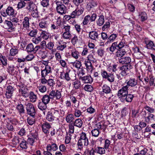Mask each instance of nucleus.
Instances as JSON below:
<instances>
[{
  "label": "nucleus",
  "mask_w": 155,
  "mask_h": 155,
  "mask_svg": "<svg viewBox=\"0 0 155 155\" xmlns=\"http://www.w3.org/2000/svg\"><path fill=\"white\" fill-rule=\"evenodd\" d=\"M52 73L51 68H47L41 71V77H46L48 74Z\"/></svg>",
  "instance_id": "obj_17"
},
{
  "label": "nucleus",
  "mask_w": 155,
  "mask_h": 155,
  "mask_svg": "<svg viewBox=\"0 0 155 155\" xmlns=\"http://www.w3.org/2000/svg\"><path fill=\"white\" fill-rule=\"evenodd\" d=\"M39 91L42 93H44L47 90L46 87L45 86L41 85L38 87Z\"/></svg>",
  "instance_id": "obj_60"
},
{
  "label": "nucleus",
  "mask_w": 155,
  "mask_h": 155,
  "mask_svg": "<svg viewBox=\"0 0 155 155\" xmlns=\"http://www.w3.org/2000/svg\"><path fill=\"white\" fill-rule=\"evenodd\" d=\"M16 109L18 113L20 114H24L25 113V110L24 106L22 104H18L16 107Z\"/></svg>",
  "instance_id": "obj_23"
},
{
  "label": "nucleus",
  "mask_w": 155,
  "mask_h": 155,
  "mask_svg": "<svg viewBox=\"0 0 155 155\" xmlns=\"http://www.w3.org/2000/svg\"><path fill=\"white\" fill-rule=\"evenodd\" d=\"M154 115L151 113H148V116L145 117V120L147 122L149 123L151 120H154Z\"/></svg>",
  "instance_id": "obj_32"
},
{
  "label": "nucleus",
  "mask_w": 155,
  "mask_h": 155,
  "mask_svg": "<svg viewBox=\"0 0 155 155\" xmlns=\"http://www.w3.org/2000/svg\"><path fill=\"white\" fill-rule=\"evenodd\" d=\"M48 95L50 98L53 100L55 98H56L57 99H59L61 97V93L58 90H52L50 92Z\"/></svg>",
  "instance_id": "obj_8"
},
{
  "label": "nucleus",
  "mask_w": 155,
  "mask_h": 155,
  "mask_svg": "<svg viewBox=\"0 0 155 155\" xmlns=\"http://www.w3.org/2000/svg\"><path fill=\"white\" fill-rule=\"evenodd\" d=\"M38 108L41 110H44L47 108V104L44 103L42 101H39L38 104Z\"/></svg>",
  "instance_id": "obj_30"
},
{
  "label": "nucleus",
  "mask_w": 155,
  "mask_h": 155,
  "mask_svg": "<svg viewBox=\"0 0 155 155\" xmlns=\"http://www.w3.org/2000/svg\"><path fill=\"white\" fill-rule=\"evenodd\" d=\"M18 68H19L18 66L15 67L13 66H9L8 68V71L10 74H13L14 73L15 71H16L15 70L18 69Z\"/></svg>",
  "instance_id": "obj_39"
},
{
  "label": "nucleus",
  "mask_w": 155,
  "mask_h": 155,
  "mask_svg": "<svg viewBox=\"0 0 155 155\" xmlns=\"http://www.w3.org/2000/svg\"><path fill=\"white\" fill-rule=\"evenodd\" d=\"M50 100V99L49 97V96L47 94H45L43 96L41 99L42 101L44 103H46L47 104L49 103Z\"/></svg>",
  "instance_id": "obj_41"
},
{
  "label": "nucleus",
  "mask_w": 155,
  "mask_h": 155,
  "mask_svg": "<svg viewBox=\"0 0 155 155\" xmlns=\"http://www.w3.org/2000/svg\"><path fill=\"white\" fill-rule=\"evenodd\" d=\"M126 45L124 41H121L119 44H117V49H122Z\"/></svg>",
  "instance_id": "obj_62"
},
{
  "label": "nucleus",
  "mask_w": 155,
  "mask_h": 155,
  "mask_svg": "<svg viewBox=\"0 0 155 155\" xmlns=\"http://www.w3.org/2000/svg\"><path fill=\"white\" fill-rule=\"evenodd\" d=\"M79 79L85 83H91L93 81L92 78L89 75L84 77L80 76Z\"/></svg>",
  "instance_id": "obj_11"
},
{
  "label": "nucleus",
  "mask_w": 155,
  "mask_h": 155,
  "mask_svg": "<svg viewBox=\"0 0 155 155\" xmlns=\"http://www.w3.org/2000/svg\"><path fill=\"white\" fill-rule=\"evenodd\" d=\"M37 33V31L36 29H33L31 31L29 34V35L31 37H35Z\"/></svg>",
  "instance_id": "obj_56"
},
{
  "label": "nucleus",
  "mask_w": 155,
  "mask_h": 155,
  "mask_svg": "<svg viewBox=\"0 0 155 155\" xmlns=\"http://www.w3.org/2000/svg\"><path fill=\"white\" fill-rule=\"evenodd\" d=\"M90 16L87 15L85 17L82 22V24L83 25H86L88 23L90 20Z\"/></svg>",
  "instance_id": "obj_52"
},
{
  "label": "nucleus",
  "mask_w": 155,
  "mask_h": 155,
  "mask_svg": "<svg viewBox=\"0 0 155 155\" xmlns=\"http://www.w3.org/2000/svg\"><path fill=\"white\" fill-rule=\"evenodd\" d=\"M117 51L116 52V56L120 58H122L126 53V52L124 49H117Z\"/></svg>",
  "instance_id": "obj_20"
},
{
  "label": "nucleus",
  "mask_w": 155,
  "mask_h": 155,
  "mask_svg": "<svg viewBox=\"0 0 155 155\" xmlns=\"http://www.w3.org/2000/svg\"><path fill=\"white\" fill-rule=\"evenodd\" d=\"M59 116L58 111L53 110L48 112L46 116V119L49 121H52L58 120Z\"/></svg>",
  "instance_id": "obj_3"
},
{
  "label": "nucleus",
  "mask_w": 155,
  "mask_h": 155,
  "mask_svg": "<svg viewBox=\"0 0 155 155\" xmlns=\"http://www.w3.org/2000/svg\"><path fill=\"white\" fill-rule=\"evenodd\" d=\"M34 48V46L31 43L27 45L26 49L28 52H33Z\"/></svg>",
  "instance_id": "obj_50"
},
{
  "label": "nucleus",
  "mask_w": 155,
  "mask_h": 155,
  "mask_svg": "<svg viewBox=\"0 0 155 155\" xmlns=\"http://www.w3.org/2000/svg\"><path fill=\"white\" fill-rule=\"evenodd\" d=\"M117 42H114L111 45L110 47L109 50L112 53H113L115 50L116 49H117Z\"/></svg>",
  "instance_id": "obj_40"
},
{
  "label": "nucleus",
  "mask_w": 155,
  "mask_h": 155,
  "mask_svg": "<svg viewBox=\"0 0 155 155\" xmlns=\"http://www.w3.org/2000/svg\"><path fill=\"white\" fill-rule=\"evenodd\" d=\"M26 5V3L24 1H21L17 4V8L18 9H21L24 8Z\"/></svg>",
  "instance_id": "obj_48"
},
{
  "label": "nucleus",
  "mask_w": 155,
  "mask_h": 155,
  "mask_svg": "<svg viewBox=\"0 0 155 155\" xmlns=\"http://www.w3.org/2000/svg\"><path fill=\"white\" fill-rule=\"evenodd\" d=\"M19 93L23 96L26 97L28 96V94L27 91V90L25 88L22 89H19Z\"/></svg>",
  "instance_id": "obj_35"
},
{
  "label": "nucleus",
  "mask_w": 155,
  "mask_h": 155,
  "mask_svg": "<svg viewBox=\"0 0 155 155\" xmlns=\"http://www.w3.org/2000/svg\"><path fill=\"white\" fill-rule=\"evenodd\" d=\"M99 35L98 32L96 31H90L89 33V38L92 40L97 41L99 39Z\"/></svg>",
  "instance_id": "obj_12"
},
{
  "label": "nucleus",
  "mask_w": 155,
  "mask_h": 155,
  "mask_svg": "<svg viewBox=\"0 0 155 155\" xmlns=\"http://www.w3.org/2000/svg\"><path fill=\"white\" fill-rule=\"evenodd\" d=\"M84 10V8L82 7L77 8L74 11H73L70 15H65L64 18L67 21L70 20L71 18H77L83 13Z\"/></svg>",
  "instance_id": "obj_1"
},
{
  "label": "nucleus",
  "mask_w": 155,
  "mask_h": 155,
  "mask_svg": "<svg viewBox=\"0 0 155 155\" xmlns=\"http://www.w3.org/2000/svg\"><path fill=\"white\" fill-rule=\"evenodd\" d=\"M47 149L48 151H51V150H52L54 151H55L58 149V147L56 144L53 143L51 145H48Z\"/></svg>",
  "instance_id": "obj_19"
},
{
  "label": "nucleus",
  "mask_w": 155,
  "mask_h": 155,
  "mask_svg": "<svg viewBox=\"0 0 155 155\" xmlns=\"http://www.w3.org/2000/svg\"><path fill=\"white\" fill-rule=\"evenodd\" d=\"M88 144V140L86 134L82 132L80 135V138L78 142V148L80 150H81L83 149L84 146H87Z\"/></svg>",
  "instance_id": "obj_2"
},
{
  "label": "nucleus",
  "mask_w": 155,
  "mask_h": 155,
  "mask_svg": "<svg viewBox=\"0 0 155 155\" xmlns=\"http://www.w3.org/2000/svg\"><path fill=\"white\" fill-rule=\"evenodd\" d=\"M145 42L147 48L155 51V45L153 41L146 38L145 39Z\"/></svg>",
  "instance_id": "obj_10"
},
{
  "label": "nucleus",
  "mask_w": 155,
  "mask_h": 155,
  "mask_svg": "<svg viewBox=\"0 0 155 155\" xmlns=\"http://www.w3.org/2000/svg\"><path fill=\"white\" fill-rule=\"evenodd\" d=\"M56 4L57 5L56 7L57 12L59 14L63 15L66 13V7L61 2L56 1Z\"/></svg>",
  "instance_id": "obj_6"
},
{
  "label": "nucleus",
  "mask_w": 155,
  "mask_h": 155,
  "mask_svg": "<svg viewBox=\"0 0 155 155\" xmlns=\"http://www.w3.org/2000/svg\"><path fill=\"white\" fill-rule=\"evenodd\" d=\"M29 98L30 101L32 103L35 102L37 99V95L35 94L33 92L31 91L29 94Z\"/></svg>",
  "instance_id": "obj_26"
},
{
  "label": "nucleus",
  "mask_w": 155,
  "mask_h": 155,
  "mask_svg": "<svg viewBox=\"0 0 155 155\" xmlns=\"http://www.w3.org/2000/svg\"><path fill=\"white\" fill-rule=\"evenodd\" d=\"M117 37L116 34H112L108 38L107 41L106 43L107 44H110L114 41Z\"/></svg>",
  "instance_id": "obj_21"
},
{
  "label": "nucleus",
  "mask_w": 155,
  "mask_h": 155,
  "mask_svg": "<svg viewBox=\"0 0 155 155\" xmlns=\"http://www.w3.org/2000/svg\"><path fill=\"white\" fill-rule=\"evenodd\" d=\"M37 8V6L32 1L28 2V5L26 8L28 12H31Z\"/></svg>",
  "instance_id": "obj_14"
},
{
  "label": "nucleus",
  "mask_w": 155,
  "mask_h": 155,
  "mask_svg": "<svg viewBox=\"0 0 155 155\" xmlns=\"http://www.w3.org/2000/svg\"><path fill=\"white\" fill-rule=\"evenodd\" d=\"M27 121L28 124L31 125L34 124L35 121V116L34 117H28Z\"/></svg>",
  "instance_id": "obj_38"
},
{
  "label": "nucleus",
  "mask_w": 155,
  "mask_h": 155,
  "mask_svg": "<svg viewBox=\"0 0 155 155\" xmlns=\"http://www.w3.org/2000/svg\"><path fill=\"white\" fill-rule=\"evenodd\" d=\"M87 112L90 114H93L96 111L91 106L87 108Z\"/></svg>",
  "instance_id": "obj_63"
},
{
  "label": "nucleus",
  "mask_w": 155,
  "mask_h": 155,
  "mask_svg": "<svg viewBox=\"0 0 155 155\" xmlns=\"http://www.w3.org/2000/svg\"><path fill=\"white\" fill-rule=\"evenodd\" d=\"M74 28L76 31H77L78 34H80L81 33L82 34L84 30L81 28V26L80 25L78 24H75L74 25Z\"/></svg>",
  "instance_id": "obj_36"
},
{
  "label": "nucleus",
  "mask_w": 155,
  "mask_h": 155,
  "mask_svg": "<svg viewBox=\"0 0 155 155\" xmlns=\"http://www.w3.org/2000/svg\"><path fill=\"white\" fill-rule=\"evenodd\" d=\"M71 35L70 32H64L62 35L63 37L66 39H69Z\"/></svg>",
  "instance_id": "obj_51"
},
{
  "label": "nucleus",
  "mask_w": 155,
  "mask_h": 155,
  "mask_svg": "<svg viewBox=\"0 0 155 155\" xmlns=\"http://www.w3.org/2000/svg\"><path fill=\"white\" fill-rule=\"evenodd\" d=\"M74 116L72 114H68L66 117L65 120L68 123H70L73 122L74 119Z\"/></svg>",
  "instance_id": "obj_28"
},
{
  "label": "nucleus",
  "mask_w": 155,
  "mask_h": 155,
  "mask_svg": "<svg viewBox=\"0 0 155 155\" xmlns=\"http://www.w3.org/2000/svg\"><path fill=\"white\" fill-rule=\"evenodd\" d=\"M2 15L6 17L8 16H13L15 14V10L11 6H8L6 9H2L1 11Z\"/></svg>",
  "instance_id": "obj_5"
},
{
  "label": "nucleus",
  "mask_w": 155,
  "mask_h": 155,
  "mask_svg": "<svg viewBox=\"0 0 155 155\" xmlns=\"http://www.w3.org/2000/svg\"><path fill=\"white\" fill-rule=\"evenodd\" d=\"M20 147L23 149H26L27 148L26 142L25 141H21L20 143Z\"/></svg>",
  "instance_id": "obj_58"
},
{
  "label": "nucleus",
  "mask_w": 155,
  "mask_h": 155,
  "mask_svg": "<svg viewBox=\"0 0 155 155\" xmlns=\"http://www.w3.org/2000/svg\"><path fill=\"white\" fill-rule=\"evenodd\" d=\"M134 97V95L132 94H127L125 97H124L122 98V99L125 100L127 102H131L132 101Z\"/></svg>",
  "instance_id": "obj_27"
},
{
  "label": "nucleus",
  "mask_w": 155,
  "mask_h": 155,
  "mask_svg": "<svg viewBox=\"0 0 155 155\" xmlns=\"http://www.w3.org/2000/svg\"><path fill=\"white\" fill-rule=\"evenodd\" d=\"M119 63L122 64H127L130 63L131 61V58L129 57H125L118 58Z\"/></svg>",
  "instance_id": "obj_16"
},
{
  "label": "nucleus",
  "mask_w": 155,
  "mask_h": 155,
  "mask_svg": "<svg viewBox=\"0 0 155 155\" xmlns=\"http://www.w3.org/2000/svg\"><path fill=\"white\" fill-rule=\"evenodd\" d=\"M75 74L73 72L70 71L66 72L64 74V78L68 81L72 79H75L74 78H73V77L74 78L75 77Z\"/></svg>",
  "instance_id": "obj_15"
},
{
  "label": "nucleus",
  "mask_w": 155,
  "mask_h": 155,
  "mask_svg": "<svg viewBox=\"0 0 155 155\" xmlns=\"http://www.w3.org/2000/svg\"><path fill=\"white\" fill-rule=\"evenodd\" d=\"M95 152L101 154H104L105 153L104 148L100 147H97L95 148Z\"/></svg>",
  "instance_id": "obj_31"
},
{
  "label": "nucleus",
  "mask_w": 155,
  "mask_h": 155,
  "mask_svg": "<svg viewBox=\"0 0 155 155\" xmlns=\"http://www.w3.org/2000/svg\"><path fill=\"white\" fill-rule=\"evenodd\" d=\"M84 64L88 71H91L92 70L93 67L91 62V61L86 59L84 61Z\"/></svg>",
  "instance_id": "obj_29"
},
{
  "label": "nucleus",
  "mask_w": 155,
  "mask_h": 155,
  "mask_svg": "<svg viewBox=\"0 0 155 155\" xmlns=\"http://www.w3.org/2000/svg\"><path fill=\"white\" fill-rule=\"evenodd\" d=\"M110 26V22L107 21L106 22L105 24L102 27V29L103 31H104L106 29H107Z\"/></svg>",
  "instance_id": "obj_54"
},
{
  "label": "nucleus",
  "mask_w": 155,
  "mask_h": 155,
  "mask_svg": "<svg viewBox=\"0 0 155 155\" xmlns=\"http://www.w3.org/2000/svg\"><path fill=\"white\" fill-rule=\"evenodd\" d=\"M72 64H73V67H74L78 69L80 68L81 66V62L79 61H76L74 62H72Z\"/></svg>",
  "instance_id": "obj_49"
},
{
  "label": "nucleus",
  "mask_w": 155,
  "mask_h": 155,
  "mask_svg": "<svg viewBox=\"0 0 155 155\" xmlns=\"http://www.w3.org/2000/svg\"><path fill=\"white\" fill-rule=\"evenodd\" d=\"M51 127L50 124L46 122L43 123L41 125V128L45 134L49 133V130Z\"/></svg>",
  "instance_id": "obj_13"
},
{
  "label": "nucleus",
  "mask_w": 155,
  "mask_h": 155,
  "mask_svg": "<svg viewBox=\"0 0 155 155\" xmlns=\"http://www.w3.org/2000/svg\"><path fill=\"white\" fill-rule=\"evenodd\" d=\"M73 85L74 87L76 89H78L81 85L80 82L78 80H76L74 82Z\"/></svg>",
  "instance_id": "obj_55"
},
{
  "label": "nucleus",
  "mask_w": 155,
  "mask_h": 155,
  "mask_svg": "<svg viewBox=\"0 0 155 155\" xmlns=\"http://www.w3.org/2000/svg\"><path fill=\"white\" fill-rule=\"evenodd\" d=\"M100 132L99 130L95 128L92 130L91 131V133L92 136L95 137H97L99 135Z\"/></svg>",
  "instance_id": "obj_44"
},
{
  "label": "nucleus",
  "mask_w": 155,
  "mask_h": 155,
  "mask_svg": "<svg viewBox=\"0 0 155 155\" xmlns=\"http://www.w3.org/2000/svg\"><path fill=\"white\" fill-rule=\"evenodd\" d=\"M84 89L85 91L90 92H92L94 90L93 87L91 85L89 84L85 85Z\"/></svg>",
  "instance_id": "obj_46"
},
{
  "label": "nucleus",
  "mask_w": 155,
  "mask_h": 155,
  "mask_svg": "<svg viewBox=\"0 0 155 155\" xmlns=\"http://www.w3.org/2000/svg\"><path fill=\"white\" fill-rule=\"evenodd\" d=\"M23 27L27 29L29 28V18L28 17H25L23 20L22 22Z\"/></svg>",
  "instance_id": "obj_24"
},
{
  "label": "nucleus",
  "mask_w": 155,
  "mask_h": 155,
  "mask_svg": "<svg viewBox=\"0 0 155 155\" xmlns=\"http://www.w3.org/2000/svg\"><path fill=\"white\" fill-rule=\"evenodd\" d=\"M37 54L38 55V56L41 57L43 59H44L47 57V53L45 51L39 50L38 51Z\"/></svg>",
  "instance_id": "obj_33"
},
{
  "label": "nucleus",
  "mask_w": 155,
  "mask_h": 155,
  "mask_svg": "<svg viewBox=\"0 0 155 155\" xmlns=\"http://www.w3.org/2000/svg\"><path fill=\"white\" fill-rule=\"evenodd\" d=\"M97 2L94 1L92 2L91 3L87 4L88 8H91L97 6Z\"/></svg>",
  "instance_id": "obj_59"
},
{
  "label": "nucleus",
  "mask_w": 155,
  "mask_h": 155,
  "mask_svg": "<svg viewBox=\"0 0 155 155\" xmlns=\"http://www.w3.org/2000/svg\"><path fill=\"white\" fill-rule=\"evenodd\" d=\"M60 45L57 47L58 49L60 51H63L66 47V43L64 42L62 44L61 42H59Z\"/></svg>",
  "instance_id": "obj_45"
},
{
  "label": "nucleus",
  "mask_w": 155,
  "mask_h": 155,
  "mask_svg": "<svg viewBox=\"0 0 155 155\" xmlns=\"http://www.w3.org/2000/svg\"><path fill=\"white\" fill-rule=\"evenodd\" d=\"M40 37L41 38L47 40L49 37V34L44 31H42Z\"/></svg>",
  "instance_id": "obj_43"
},
{
  "label": "nucleus",
  "mask_w": 155,
  "mask_h": 155,
  "mask_svg": "<svg viewBox=\"0 0 155 155\" xmlns=\"http://www.w3.org/2000/svg\"><path fill=\"white\" fill-rule=\"evenodd\" d=\"M120 70L121 71L120 73V75L123 77H125L127 75L128 71H127L124 66H122L120 67Z\"/></svg>",
  "instance_id": "obj_34"
},
{
  "label": "nucleus",
  "mask_w": 155,
  "mask_h": 155,
  "mask_svg": "<svg viewBox=\"0 0 155 155\" xmlns=\"http://www.w3.org/2000/svg\"><path fill=\"white\" fill-rule=\"evenodd\" d=\"M102 88L103 91L106 94L110 93L111 91L110 87L107 85H104Z\"/></svg>",
  "instance_id": "obj_37"
},
{
  "label": "nucleus",
  "mask_w": 155,
  "mask_h": 155,
  "mask_svg": "<svg viewBox=\"0 0 155 155\" xmlns=\"http://www.w3.org/2000/svg\"><path fill=\"white\" fill-rule=\"evenodd\" d=\"M0 61L2 64L4 66H6L7 65V59L5 56L1 55L0 56Z\"/></svg>",
  "instance_id": "obj_47"
},
{
  "label": "nucleus",
  "mask_w": 155,
  "mask_h": 155,
  "mask_svg": "<svg viewBox=\"0 0 155 155\" xmlns=\"http://www.w3.org/2000/svg\"><path fill=\"white\" fill-rule=\"evenodd\" d=\"M83 122L82 120L80 118L77 119L74 122V126L81 128L82 126Z\"/></svg>",
  "instance_id": "obj_25"
},
{
  "label": "nucleus",
  "mask_w": 155,
  "mask_h": 155,
  "mask_svg": "<svg viewBox=\"0 0 155 155\" xmlns=\"http://www.w3.org/2000/svg\"><path fill=\"white\" fill-rule=\"evenodd\" d=\"M137 84V80L135 79H130L127 83V85L128 87L130 86L131 87H134L136 86Z\"/></svg>",
  "instance_id": "obj_22"
},
{
  "label": "nucleus",
  "mask_w": 155,
  "mask_h": 155,
  "mask_svg": "<svg viewBox=\"0 0 155 155\" xmlns=\"http://www.w3.org/2000/svg\"><path fill=\"white\" fill-rule=\"evenodd\" d=\"M72 56L76 59L78 58L79 57V53L77 51H72L71 53Z\"/></svg>",
  "instance_id": "obj_64"
},
{
  "label": "nucleus",
  "mask_w": 155,
  "mask_h": 155,
  "mask_svg": "<svg viewBox=\"0 0 155 155\" xmlns=\"http://www.w3.org/2000/svg\"><path fill=\"white\" fill-rule=\"evenodd\" d=\"M82 112L78 109H75L74 111V116L76 117H80L82 115Z\"/></svg>",
  "instance_id": "obj_42"
},
{
  "label": "nucleus",
  "mask_w": 155,
  "mask_h": 155,
  "mask_svg": "<svg viewBox=\"0 0 155 155\" xmlns=\"http://www.w3.org/2000/svg\"><path fill=\"white\" fill-rule=\"evenodd\" d=\"M14 91L13 87L11 85L7 86L6 89L5 95L7 98H10L12 96Z\"/></svg>",
  "instance_id": "obj_9"
},
{
  "label": "nucleus",
  "mask_w": 155,
  "mask_h": 155,
  "mask_svg": "<svg viewBox=\"0 0 155 155\" xmlns=\"http://www.w3.org/2000/svg\"><path fill=\"white\" fill-rule=\"evenodd\" d=\"M25 105L27 114L29 115L34 117L35 116L36 112L33 105L28 102H25Z\"/></svg>",
  "instance_id": "obj_4"
},
{
  "label": "nucleus",
  "mask_w": 155,
  "mask_h": 155,
  "mask_svg": "<svg viewBox=\"0 0 155 155\" xmlns=\"http://www.w3.org/2000/svg\"><path fill=\"white\" fill-rule=\"evenodd\" d=\"M49 0H42L41 4L44 7H47L49 5Z\"/></svg>",
  "instance_id": "obj_61"
},
{
  "label": "nucleus",
  "mask_w": 155,
  "mask_h": 155,
  "mask_svg": "<svg viewBox=\"0 0 155 155\" xmlns=\"http://www.w3.org/2000/svg\"><path fill=\"white\" fill-rule=\"evenodd\" d=\"M32 12L31 13V15L33 17L35 18H38L39 17V15L38 11V9H35L32 11Z\"/></svg>",
  "instance_id": "obj_53"
},
{
  "label": "nucleus",
  "mask_w": 155,
  "mask_h": 155,
  "mask_svg": "<svg viewBox=\"0 0 155 155\" xmlns=\"http://www.w3.org/2000/svg\"><path fill=\"white\" fill-rule=\"evenodd\" d=\"M128 85H126L123 86L120 90H119L118 92L117 96L119 98H123L125 97L128 93Z\"/></svg>",
  "instance_id": "obj_7"
},
{
  "label": "nucleus",
  "mask_w": 155,
  "mask_h": 155,
  "mask_svg": "<svg viewBox=\"0 0 155 155\" xmlns=\"http://www.w3.org/2000/svg\"><path fill=\"white\" fill-rule=\"evenodd\" d=\"M98 17L99 18L96 21L97 24L98 26H101L104 23V17L103 15L101 14L98 16Z\"/></svg>",
  "instance_id": "obj_18"
},
{
  "label": "nucleus",
  "mask_w": 155,
  "mask_h": 155,
  "mask_svg": "<svg viewBox=\"0 0 155 155\" xmlns=\"http://www.w3.org/2000/svg\"><path fill=\"white\" fill-rule=\"evenodd\" d=\"M39 25L41 28H45L47 27V25L46 22L45 21H42L39 23Z\"/></svg>",
  "instance_id": "obj_57"
}]
</instances>
